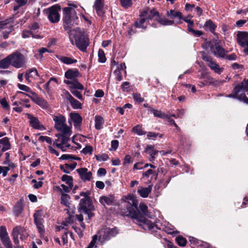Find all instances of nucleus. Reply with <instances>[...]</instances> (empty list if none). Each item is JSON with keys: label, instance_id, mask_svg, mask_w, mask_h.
Wrapping results in <instances>:
<instances>
[{"label": "nucleus", "instance_id": "10", "mask_svg": "<svg viewBox=\"0 0 248 248\" xmlns=\"http://www.w3.org/2000/svg\"><path fill=\"white\" fill-rule=\"evenodd\" d=\"M21 94L23 96H27L30 97L36 104L38 105L43 108H46L48 107V104L42 97H39L35 93H32V95L24 93L22 92H17L16 95Z\"/></svg>", "mask_w": 248, "mask_h": 248}, {"label": "nucleus", "instance_id": "34", "mask_svg": "<svg viewBox=\"0 0 248 248\" xmlns=\"http://www.w3.org/2000/svg\"><path fill=\"white\" fill-rule=\"evenodd\" d=\"M68 101L74 109H81L82 108L81 104L73 97L70 98Z\"/></svg>", "mask_w": 248, "mask_h": 248}, {"label": "nucleus", "instance_id": "29", "mask_svg": "<svg viewBox=\"0 0 248 248\" xmlns=\"http://www.w3.org/2000/svg\"><path fill=\"white\" fill-rule=\"evenodd\" d=\"M236 87H238V89L239 92L241 91L244 92H248V79H244L240 84H237Z\"/></svg>", "mask_w": 248, "mask_h": 248}, {"label": "nucleus", "instance_id": "37", "mask_svg": "<svg viewBox=\"0 0 248 248\" xmlns=\"http://www.w3.org/2000/svg\"><path fill=\"white\" fill-rule=\"evenodd\" d=\"M69 200L70 197L68 195L64 193L62 194L61 203L62 204H63L66 207H69L70 205Z\"/></svg>", "mask_w": 248, "mask_h": 248}, {"label": "nucleus", "instance_id": "12", "mask_svg": "<svg viewBox=\"0 0 248 248\" xmlns=\"http://www.w3.org/2000/svg\"><path fill=\"white\" fill-rule=\"evenodd\" d=\"M203 53L204 55H202V59L203 61L207 62V65L215 73L220 74L223 71L224 68L220 67L218 64L213 61V59L211 57L205 55L203 52Z\"/></svg>", "mask_w": 248, "mask_h": 248}, {"label": "nucleus", "instance_id": "5", "mask_svg": "<svg viewBox=\"0 0 248 248\" xmlns=\"http://www.w3.org/2000/svg\"><path fill=\"white\" fill-rule=\"evenodd\" d=\"M63 22L64 29L68 31L71 30L73 24L72 21L78 19L75 10L71 7H64L63 8Z\"/></svg>", "mask_w": 248, "mask_h": 248}, {"label": "nucleus", "instance_id": "14", "mask_svg": "<svg viewBox=\"0 0 248 248\" xmlns=\"http://www.w3.org/2000/svg\"><path fill=\"white\" fill-rule=\"evenodd\" d=\"M237 42L242 47L248 46V32L238 31L237 34Z\"/></svg>", "mask_w": 248, "mask_h": 248}, {"label": "nucleus", "instance_id": "27", "mask_svg": "<svg viewBox=\"0 0 248 248\" xmlns=\"http://www.w3.org/2000/svg\"><path fill=\"white\" fill-rule=\"evenodd\" d=\"M77 165V163L76 162H74L72 164L69 165L68 164H65L64 166L61 165L60 169L62 170L65 173H70L69 169L71 170H73L75 169L76 166Z\"/></svg>", "mask_w": 248, "mask_h": 248}, {"label": "nucleus", "instance_id": "16", "mask_svg": "<svg viewBox=\"0 0 248 248\" xmlns=\"http://www.w3.org/2000/svg\"><path fill=\"white\" fill-rule=\"evenodd\" d=\"M76 171L78 173L81 179L84 182L90 181L92 178V173L91 171H88V169L86 168L78 169Z\"/></svg>", "mask_w": 248, "mask_h": 248}, {"label": "nucleus", "instance_id": "42", "mask_svg": "<svg viewBox=\"0 0 248 248\" xmlns=\"http://www.w3.org/2000/svg\"><path fill=\"white\" fill-rule=\"evenodd\" d=\"M22 37L24 38H29L31 36L34 38H39L40 36L39 35H34L32 31L28 30L23 31L22 32Z\"/></svg>", "mask_w": 248, "mask_h": 248}, {"label": "nucleus", "instance_id": "50", "mask_svg": "<svg viewBox=\"0 0 248 248\" xmlns=\"http://www.w3.org/2000/svg\"><path fill=\"white\" fill-rule=\"evenodd\" d=\"M132 96L134 101L138 103H140L144 101L143 98L141 97V95L139 93H133Z\"/></svg>", "mask_w": 248, "mask_h": 248}, {"label": "nucleus", "instance_id": "7", "mask_svg": "<svg viewBox=\"0 0 248 248\" xmlns=\"http://www.w3.org/2000/svg\"><path fill=\"white\" fill-rule=\"evenodd\" d=\"M61 8L58 4L54 5L50 7L45 9L43 10V13L45 14L51 23H58L60 19V15L59 12Z\"/></svg>", "mask_w": 248, "mask_h": 248}, {"label": "nucleus", "instance_id": "41", "mask_svg": "<svg viewBox=\"0 0 248 248\" xmlns=\"http://www.w3.org/2000/svg\"><path fill=\"white\" fill-rule=\"evenodd\" d=\"M175 241L178 245L182 247H185L187 243L186 239L181 235L176 237L175 238Z\"/></svg>", "mask_w": 248, "mask_h": 248}, {"label": "nucleus", "instance_id": "57", "mask_svg": "<svg viewBox=\"0 0 248 248\" xmlns=\"http://www.w3.org/2000/svg\"><path fill=\"white\" fill-rule=\"evenodd\" d=\"M8 235L6 227L3 226L0 227V239Z\"/></svg>", "mask_w": 248, "mask_h": 248}, {"label": "nucleus", "instance_id": "32", "mask_svg": "<svg viewBox=\"0 0 248 248\" xmlns=\"http://www.w3.org/2000/svg\"><path fill=\"white\" fill-rule=\"evenodd\" d=\"M104 124V120L101 116L97 115L95 117V127L96 129L100 130L102 128Z\"/></svg>", "mask_w": 248, "mask_h": 248}, {"label": "nucleus", "instance_id": "6", "mask_svg": "<svg viewBox=\"0 0 248 248\" xmlns=\"http://www.w3.org/2000/svg\"><path fill=\"white\" fill-rule=\"evenodd\" d=\"M118 233L119 230L117 227L103 228L98 232V240L101 244L103 245L106 241L115 237Z\"/></svg>", "mask_w": 248, "mask_h": 248}, {"label": "nucleus", "instance_id": "58", "mask_svg": "<svg viewBox=\"0 0 248 248\" xmlns=\"http://www.w3.org/2000/svg\"><path fill=\"white\" fill-rule=\"evenodd\" d=\"M39 140L42 141H46L47 143L51 144L52 140L51 138L47 136H41L39 138Z\"/></svg>", "mask_w": 248, "mask_h": 248}, {"label": "nucleus", "instance_id": "36", "mask_svg": "<svg viewBox=\"0 0 248 248\" xmlns=\"http://www.w3.org/2000/svg\"><path fill=\"white\" fill-rule=\"evenodd\" d=\"M201 78H204L203 81L201 82L204 86L212 84L213 82V78L203 74L201 75Z\"/></svg>", "mask_w": 248, "mask_h": 248}, {"label": "nucleus", "instance_id": "31", "mask_svg": "<svg viewBox=\"0 0 248 248\" xmlns=\"http://www.w3.org/2000/svg\"><path fill=\"white\" fill-rule=\"evenodd\" d=\"M69 89L71 92V93L75 96L77 98L80 100H83V97L81 93L76 90H78L77 88H75V86L73 85L69 86Z\"/></svg>", "mask_w": 248, "mask_h": 248}, {"label": "nucleus", "instance_id": "55", "mask_svg": "<svg viewBox=\"0 0 248 248\" xmlns=\"http://www.w3.org/2000/svg\"><path fill=\"white\" fill-rule=\"evenodd\" d=\"M26 73H30L29 74L30 78H34L35 76H39L37 70L36 68H32L29 70H28Z\"/></svg>", "mask_w": 248, "mask_h": 248}, {"label": "nucleus", "instance_id": "45", "mask_svg": "<svg viewBox=\"0 0 248 248\" xmlns=\"http://www.w3.org/2000/svg\"><path fill=\"white\" fill-rule=\"evenodd\" d=\"M140 19L139 21H136L135 22V26L138 28H142L146 29V27L143 26V24L147 20L144 17H140Z\"/></svg>", "mask_w": 248, "mask_h": 248}, {"label": "nucleus", "instance_id": "19", "mask_svg": "<svg viewBox=\"0 0 248 248\" xmlns=\"http://www.w3.org/2000/svg\"><path fill=\"white\" fill-rule=\"evenodd\" d=\"M78 209L80 211H83L86 209H93V206L89 199L87 198L81 199L80 201Z\"/></svg>", "mask_w": 248, "mask_h": 248}, {"label": "nucleus", "instance_id": "9", "mask_svg": "<svg viewBox=\"0 0 248 248\" xmlns=\"http://www.w3.org/2000/svg\"><path fill=\"white\" fill-rule=\"evenodd\" d=\"M11 65L13 66L19 68L22 67L24 63V56L18 52H16L8 56Z\"/></svg>", "mask_w": 248, "mask_h": 248}, {"label": "nucleus", "instance_id": "63", "mask_svg": "<svg viewBox=\"0 0 248 248\" xmlns=\"http://www.w3.org/2000/svg\"><path fill=\"white\" fill-rule=\"evenodd\" d=\"M121 88L124 92H127L129 90V82L125 81L121 85Z\"/></svg>", "mask_w": 248, "mask_h": 248}, {"label": "nucleus", "instance_id": "30", "mask_svg": "<svg viewBox=\"0 0 248 248\" xmlns=\"http://www.w3.org/2000/svg\"><path fill=\"white\" fill-rule=\"evenodd\" d=\"M158 17L156 19L157 22L163 26H170L174 23L173 20H169L166 17H161L157 16Z\"/></svg>", "mask_w": 248, "mask_h": 248}, {"label": "nucleus", "instance_id": "35", "mask_svg": "<svg viewBox=\"0 0 248 248\" xmlns=\"http://www.w3.org/2000/svg\"><path fill=\"white\" fill-rule=\"evenodd\" d=\"M59 59L61 62L66 64L75 63L77 62V60L76 59H72L71 58L65 56H62L59 58Z\"/></svg>", "mask_w": 248, "mask_h": 248}, {"label": "nucleus", "instance_id": "21", "mask_svg": "<svg viewBox=\"0 0 248 248\" xmlns=\"http://www.w3.org/2000/svg\"><path fill=\"white\" fill-rule=\"evenodd\" d=\"M145 152L150 155L149 161H153L155 159V156L157 154L158 151L155 149L154 146L151 145H147Z\"/></svg>", "mask_w": 248, "mask_h": 248}, {"label": "nucleus", "instance_id": "40", "mask_svg": "<svg viewBox=\"0 0 248 248\" xmlns=\"http://www.w3.org/2000/svg\"><path fill=\"white\" fill-rule=\"evenodd\" d=\"M0 240L6 248H13L12 242L8 235L1 238Z\"/></svg>", "mask_w": 248, "mask_h": 248}, {"label": "nucleus", "instance_id": "61", "mask_svg": "<svg viewBox=\"0 0 248 248\" xmlns=\"http://www.w3.org/2000/svg\"><path fill=\"white\" fill-rule=\"evenodd\" d=\"M132 162V160L130 155H126L124 159L123 165L125 166L127 164H130Z\"/></svg>", "mask_w": 248, "mask_h": 248}, {"label": "nucleus", "instance_id": "60", "mask_svg": "<svg viewBox=\"0 0 248 248\" xmlns=\"http://www.w3.org/2000/svg\"><path fill=\"white\" fill-rule=\"evenodd\" d=\"M38 231L40 234V237L43 238L44 237L45 229L43 224L36 225Z\"/></svg>", "mask_w": 248, "mask_h": 248}, {"label": "nucleus", "instance_id": "24", "mask_svg": "<svg viewBox=\"0 0 248 248\" xmlns=\"http://www.w3.org/2000/svg\"><path fill=\"white\" fill-rule=\"evenodd\" d=\"M70 118L74 123L75 127H78L80 125L82 122V117L78 113H71Z\"/></svg>", "mask_w": 248, "mask_h": 248}, {"label": "nucleus", "instance_id": "1", "mask_svg": "<svg viewBox=\"0 0 248 248\" xmlns=\"http://www.w3.org/2000/svg\"><path fill=\"white\" fill-rule=\"evenodd\" d=\"M53 121L55 122V128L62 132V134L56 135L57 139L55 140L53 144L62 151H65L67 148L70 147V144L68 143V141L70 140L71 130L66 124V119L62 115L54 116Z\"/></svg>", "mask_w": 248, "mask_h": 248}, {"label": "nucleus", "instance_id": "64", "mask_svg": "<svg viewBox=\"0 0 248 248\" xmlns=\"http://www.w3.org/2000/svg\"><path fill=\"white\" fill-rule=\"evenodd\" d=\"M62 96L67 99L68 100L70 99V98L73 97L70 93L66 90L63 89L62 90Z\"/></svg>", "mask_w": 248, "mask_h": 248}, {"label": "nucleus", "instance_id": "25", "mask_svg": "<svg viewBox=\"0 0 248 248\" xmlns=\"http://www.w3.org/2000/svg\"><path fill=\"white\" fill-rule=\"evenodd\" d=\"M152 186H149L147 187H141L138 190V193L142 198H146L151 192Z\"/></svg>", "mask_w": 248, "mask_h": 248}, {"label": "nucleus", "instance_id": "11", "mask_svg": "<svg viewBox=\"0 0 248 248\" xmlns=\"http://www.w3.org/2000/svg\"><path fill=\"white\" fill-rule=\"evenodd\" d=\"M207 45L212 53L217 58H224L227 52L218 43L209 42Z\"/></svg>", "mask_w": 248, "mask_h": 248}, {"label": "nucleus", "instance_id": "56", "mask_svg": "<svg viewBox=\"0 0 248 248\" xmlns=\"http://www.w3.org/2000/svg\"><path fill=\"white\" fill-rule=\"evenodd\" d=\"M0 103L3 108L6 109L10 108V106L5 98H0Z\"/></svg>", "mask_w": 248, "mask_h": 248}, {"label": "nucleus", "instance_id": "8", "mask_svg": "<svg viewBox=\"0 0 248 248\" xmlns=\"http://www.w3.org/2000/svg\"><path fill=\"white\" fill-rule=\"evenodd\" d=\"M11 235L13 237L14 242L16 245L19 244V236L20 239L22 241L26 239L29 236L26 229L20 225L16 226L13 228Z\"/></svg>", "mask_w": 248, "mask_h": 248}, {"label": "nucleus", "instance_id": "33", "mask_svg": "<svg viewBox=\"0 0 248 248\" xmlns=\"http://www.w3.org/2000/svg\"><path fill=\"white\" fill-rule=\"evenodd\" d=\"M34 223L36 225H40L43 224V219L42 215L39 211H37L33 215Z\"/></svg>", "mask_w": 248, "mask_h": 248}, {"label": "nucleus", "instance_id": "20", "mask_svg": "<svg viewBox=\"0 0 248 248\" xmlns=\"http://www.w3.org/2000/svg\"><path fill=\"white\" fill-rule=\"evenodd\" d=\"M93 7L98 16H104V3L102 0H95Z\"/></svg>", "mask_w": 248, "mask_h": 248}, {"label": "nucleus", "instance_id": "13", "mask_svg": "<svg viewBox=\"0 0 248 248\" xmlns=\"http://www.w3.org/2000/svg\"><path fill=\"white\" fill-rule=\"evenodd\" d=\"M237 88L238 87H235L232 90V93L228 94L226 96L229 98H233L237 99L248 105V98L247 97L246 94L244 93L239 94V92Z\"/></svg>", "mask_w": 248, "mask_h": 248}, {"label": "nucleus", "instance_id": "48", "mask_svg": "<svg viewBox=\"0 0 248 248\" xmlns=\"http://www.w3.org/2000/svg\"><path fill=\"white\" fill-rule=\"evenodd\" d=\"M93 151V147L91 145H86L81 151L84 155H92Z\"/></svg>", "mask_w": 248, "mask_h": 248}, {"label": "nucleus", "instance_id": "2", "mask_svg": "<svg viewBox=\"0 0 248 248\" xmlns=\"http://www.w3.org/2000/svg\"><path fill=\"white\" fill-rule=\"evenodd\" d=\"M120 214L122 216L130 217L131 218L135 219L139 223H142L146 225L148 229L153 230L155 228L160 229L157 225L152 223L150 221L147 219L143 216L141 215L138 211L137 206L133 203L131 204L128 202L124 208L120 210Z\"/></svg>", "mask_w": 248, "mask_h": 248}, {"label": "nucleus", "instance_id": "15", "mask_svg": "<svg viewBox=\"0 0 248 248\" xmlns=\"http://www.w3.org/2000/svg\"><path fill=\"white\" fill-rule=\"evenodd\" d=\"M28 118L30 120L29 123L30 125L34 129L42 130L45 129L44 126L40 124V121L37 117H34L33 115L27 113Z\"/></svg>", "mask_w": 248, "mask_h": 248}, {"label": "nucleus", "instance_id": "4", "mask_svg": "<svg viewBox=\"0 0 248 248\" xmlns=\"http://www.w3.org/2000/svg\"><path fill=\"white\" fill-rule=\"evenodd\" d=\"M80 76L78 70L75 69H69L64 74V77L67 79H65L63 82L67 85L75 86V88L79 90H83L84 86L80 83L78 78Z\"/></svg>", "mask_w": 248, "mask_h": 248}, {"label": "nucleus", "instance_id": "62", "mask_svg": "<svg viewBox=\"0 0 248 248\" xmlns=\"http://www.w3.org/2000/svg\"><path fill=\"white\" fill-rule=\"evenodd\" d=\"M119 146V141L117 140H113L111 142V148L110 150L116 151Z\"/></svg>", "mask_w": 248, "mask_h": 248}, {"label": "nucleus", "instance_id": "39", "mask_svg": "<svg viewBox=\"0 0 248 248\" xmlns=\"http://www.w3.org/2000/svg\"><path fill=\"white\" fill-rule=\"evenodd\" d=\"M8 56L5 58L0 61V68L6 69L11 65L10 59Z\"/></svg>", "mask_w": 248, "mask_h": 248}, {"label": "nucleus", "instance_id": "49", "mask_svg": "<svg viewBox=\"0 0 248 248\" xmlns=\"http://www.w3.org/2000/svg\"><path fill=\"white\" fill-rule=\"evenodd\" d=\"M164 231L169 234H176L179 233V232L176 230L173 227L171 228L166 227L165 228Z\"/></svg>", "mask_w": 248, "mask_h": 248}, {"label": "nucleus", "instance_id": "26", "mask_svg": "<svg viewBox=\"0 0 248 248\" xmlns=\"http://www.w3.org/2000/svg\"><path fill=\"white\" fill-rule=\"evenodd\" d=\"M149 110L153 112L154 115L156 117L160 118H167V119H170V116L166 115L165 113L160 110L154 109L151 107L149 108Z\"/></svg>", "mask_w": 248, "mask_h": 248}, {"label": "nucleus", "instance_id": "3", "mask_svg": "<svg viewBox=\"0 0 248 248\" xmlns=\"http://www.w3.org/2000/svg\"><path fill=\"white\" fill-rule=\"evenodd\" d=\"M67 32L71 44L75 45L82 52H85L89 45V39L84 31L77 28L70 30Z\"/></svg>", "mask_w": 248, "mask_h": 248}, {"label": "nucleus", "instance_id": "22", "mask_svg": "<svg viewBox=\"0 0 248 248\" xmlns=\"http://www.w3.org/2000/svg\"><path fill=\"white\" fill-rule=\"evenodd\" d=\"M23 209V201L20 200L16 202L13 208V212L15 216L18 217L22 213Z\"/></svg>", "mask_w": 248, "mask_h": 248}, {"label": "nucleus", "instance_id": "23", "mask_svg": "<svg viewBox=\"0 0 248 248\" xmlns=\"http://www.w3.org/2000/svg\"><path fill=\"white\" fill-rule=\"evenodd\" d=\"M10 146L8 138L5 137L0 140V152H4L10 149Z\"/></svg>", "mask_w": 248, "mask_h": 248}, {"label": "nucleus", "instance_id": "17", "mask_svg": "<svg viewBox=\"0 0 248 248\" xmlns=\"http://www.w3.org/2000/svg\"><path fill=\"white\" fill-rule=\"evenodd\" d=\"M159 12L155 9L152 10L146 8L141 12L140 15V17H144L147 20H152L155 16H159Z\"/></svg>", "mask_w": 248, "mask_h": 248}, {"label": "nucleus", "instance_id": "47", "mask_svg": "<svg viewBox=\"0 0 248 248\" xmlns=\"http://www.w3.org/2000/svg\"><path fill=\"white\" fill-rule=\"evenodd\" d=\"M98 61L100 62L103 63L106 62V58L104 52L102 49H99L98 52Z\"/></svg>", "mask_w": 248, "mask_h": 248}, {"label": "nucleus", "instance_id": "51", "mask_svg": "<svg viewBox=\"0 0 248 248\" xmlns=\"http://www.w3.org/2000/svg\"><path fill=\"white\" fill-rule=\"evenodd\" d=\"M139 208L143 215L147 216L148 215V207L145 204L140 203Z\"/></svg>", "mask_w": 248, "mask_h": 248}, {"label": "nucleus", "instance_id": "44", "mask_svg": "<svg viewBox=\"0 0 248 248\" xmlns=\"http://www.w3.org/2000/svg\"><path fill=\"white\" fill-rule=\"evenodd\" d=\"M132 131L140 136L145 135L146 133L145 131L142 130L141 126L140 125H137L134 126L132 128Z\"/></svg>", "mask_w": 248, "mask_h": 248}, {"label": "nucleus", "instance_id": "52", "mask_svg": "<svg viewBox=\"0 0 248 248\" xmlns=\"http://www.w3.org/2000/svg\"><path fill=\"white\" fill-rule=\"evenodd\" d=\"M98 237L97 235H94L92 237V240L90 243L89 244L88 246V248H93L94 247L96 248L97 247V246L95 245V244L96 243V241L97 240Z\"/></svg>", "mask_w": 248, "mask_h": 248}, {"label": "nucleus", "instance_id": "54", "mask_svg": "<svg viewBox=\"0 0 248 248\" xmlns=\"http://www.w3.org/2000/svg\"><path fill=\"white\" fill-rule=\"evenodd\" d=\"M18 88L22 91H25L28 93H30L32 95V93H34L32 92L31 89L28 87L26 85L21 84H18Z\"/></svg>", "mask_w": 248, "mask_h": 248}, {"label": "nucleus", "instance_id": "59", "mask_svg": "<svg viewBox=\"0 0 248 248\" xmlns=\"http://www.w3.org/2000/svg\"><path fill=\"white\" fill-rule=\"evenodd\" d=\"M114 74L116 76V79L117 80L120 81L122 80L123 77L121 74V72L120 69L119 68H117L114 71Z\"/></svg>", "mask_w": 248, "mask_h": 248}, {"label": "nucleus", "instance_id": "43", "mask_svg": "<svg viewBox=\"0 0 248 248\" xmlns=\"http://www.w3.org/2000/svg\"><path fill=\"white\" fill-rule=\"evenodd\" d=\"M62 180L65 182L70 187L73 186V178L71 176L63 175L62 177Z\"/></svg>", "mask_w": 248, "mask_h": 248}, {"label": "nucleus", "instance_id": "38", "mask_svg": "<svg viewBox=\"0 0 248 248\" xmlns=\"http://www.w3.org/2000/svg\"><path fill=\"white\" fill-rule=\"evenodd\" d=\"M204 27L209 29V31L213 33H215V31L217 26L213 23V22L209 19L206 21L204 24Z\"/></svg>", "mask_w": 248, "mask_h": 248}, {"label": "nucleus", "instance_id": "46", "mask_svg": "<svg viewBox=\"0 0 248 248\" xmlns=\"http://www.w3.org/2000/svg\"><path fill=\"white\" fill-rule=\"evenodd\" d=\"M153 174L155 176V179L158 175V172L156 171H154L151 169H149L147 171L142 173V176L144 177L148 178L150 175Z\"/></svg>", "mask_w": 248, "mask_h": 248}, {"label": "nucleus", "instance_id": "53", "mask_svg": "<svg viewBox=\"0 0 248 248\" xmlns=\"http://www.w3.org/2000/svg\"><path fill=\"white\" fill-rule=\"evenodd\" d=\"M95 157L98 161H106L108 158V155L106 154H103L101 155H95Z\"/></svg>", "mask_w": 248, "mask_h": 248}, {"label": "nucleus", "instance_id": "28", "mask_svg": "<svg viewBox=\"0 0 248 248\" xmlns=\"http://www.w3.org/2000/svg\"><path fill=\"white\" fill-rule=\"evenodd\" d=\"M167 16L173 18L177 17L180 19H182V14L174 10H170V11H167Z\"/></svg>", "mask_w": 248, "mask_h": 248}, {"label": "nucleus", "instance_id": "18", "mask_svg": "<svg viewBox=\"0 0 248 248\" xmlns=\"http://www.w3.org/2000/svg\"><path fill=\"white\" fill-rule=\"evenodd\" d=\"M99 202L104 206L106 204L108 205H112L114 204L115 203V197L113 195L103 196L100 198Z\"/></svg>", "mask_w": 248, "mask_h": 248}]
</instances>
